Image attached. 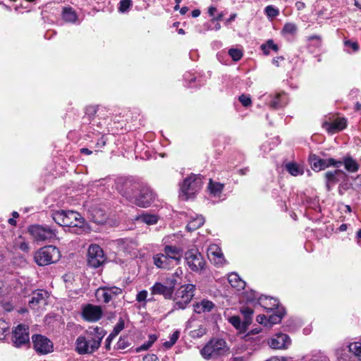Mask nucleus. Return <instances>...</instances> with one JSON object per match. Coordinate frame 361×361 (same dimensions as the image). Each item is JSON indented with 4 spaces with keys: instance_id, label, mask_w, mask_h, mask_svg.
I'll use <instances>...</instances> for the list:
<instances>
[{
    "instance_id": "obj_7",
    "label": "nucleus",
    "mask_w": 361,
    "mask_h": 361,
    "mask_svg": "<svg viewBox=\"0 0 361 361\" xmlns=\"http://www.w3.org/2000/svg\"><path fill=\"white\" fill-rule=\"evenodd\" d=\"M195 286L193 284L180 286L175 293L173 309H185L195 295Z\"/></svg>"
},
{
    "instance_id": "obj_33",
    "label": "nucleus",
    "mask_w": 361,
    "mask_h": 361,
    "mask_svg": "<svg viewBox=\"0 0 361 361\" xmlns=\"http://www.w3.org/2000/svg\"><path fill=\"white\" fill-rule=\"evenodd\" d=\"M209 257H214V262L216 264H222L224 262V256L219 248L214 245L209 248Z\"/></svg>"
},
{
    "instance_id": "obj_6",
    "label": "nucleus",
    "mask_w": 361,
    "mask_h": 361,
    "mask_svg": "<svg viewBox=\"0 0 361 361\" xmlns=\"http://www.w3.org/2000/svg\"><path fill=\"white\" fill-rule=\"evenodd\" d=\"M59 250L53 245H47L40 248L35 254V261L39 266H45L55 263L59 260Z\"/></svg>"
},
{
    "instance_id": "obj_38",
    "label": "nucleus",
    "mask_w": 361,
    "mask_h": 361,
    "mask_svg": "<svg viewBox=\"0 0 361 361\" xmlns=\"http://www.w3.org/2000/svg\"><path fill=\"white\" fill-rule=\"evenodd\" d=\"M207 328L204 325H200L197 329L190 331V336L192 338H200L207 333Z\"/></svg>"
},
{
    "instance_id": "obj_21",
    "label": "nucleus",
    "mask_w": 361,
    "mask_h": 361,
    "mask_svg": "<svg viewBox=\"0 0 361 361\" xmlns=\"http://www.w3.org/2000/svg\"><path fill=\"white\" fill-rule=\"evenodd\" d=\"M153 259L154 265L160 269H169L176 265L164 252L154 255Z\"/></svg>"
},
{
    "instance_id": "obj_62",
    "label": "nucleus",
    "mask_w": 361,
    "mask_h": 361,
    "mask_svg": "<svg viewBox=\"0 0 361 361\" xmlns=\"http://www.w3.org/2000/svg\"><path fill=\"white\" fill-rule=\"evenodd\" d=\"M195 321V318L191 317L190 319L187 322L186 328L191 329L192 328V322Z\"/></svg>"
},
{
    "instance_id": "obj_14",
    "label": "nucleus",
    "mask_w": 361,
    "mask_h": 361,
    "mask_svg": "<svg viewBox=\"0 0 361 361\" xmlns=\"http://www.w3.org/2000/svg\"><path fill=\"white\" fill-rule=\"evenodd\" d=\"M122 293V289L116 286L101 287L96 291V297L98 300L108 303L114 297Z\"/></svg>"
},
{
    "instance_id": "obj_30",
    "label": "nucleus",
    "mask_w": 361,
    "mask_h": 361,
    "mask_svg": "<svg viewBox=\"0 0 361 361\" xmlns=\"http://www.w3.org/2000/svg\"><path fill=\"white\" fill-rule=\"evenodd\" d=\"M276 310V313H273L269 316L268 326H271L274 324L279 323L285 314V310L283 307H279Z\"/></svg>"
},
{
    "instance_id": "obj_23",
    "label": "nucleus",
    "mask_w": 361,
    "mask_h": 361,
    "mask_svg": "<svg viewBox=\"0 0 361 361\" xmlns=\"http://www.w3.org/2000/svg\"><path fill=\"white\" fill-rule=\"evenodd\" d=\"M259 304L267 310H274L279 308L278 300L276 298H268L267 296L260 295Z\"/></svg>"
},
{
    "instance_id": "obj_10",
    "label": "nucleus",
    "mask_w": 361,
    "mask_h": 361,
    "mask_svg": "<svg viewBox=\"0 0 361 361\" xmlns=\"http://www.w3.org/2000/svg\"><path fill=\"white\" fill-rule=\"evenodd\" d=\"M12 341L17 348L29 345L30 334L28 326L25 324L18 325L13 331Z\"/></svg>"
},
{
    "instance_id": "obj_52",
    "label": "nucleus",
    "mask_w": 361,
    "mask_h": 361,
    "mask_svg": "<svg viewBox=\"0 0 361 361\" xmlns=\"http://www.w3.org/2000/svg\"><path fill=\"white\" fill-rule=\"evenodd\" d=\"M260 298L259 293L256 291H251L247 294V299L250 301L257 300L259 302V298Z\"/></svg>"
},
{
    "instance_id": "obj_36",
    "label": "nucleus",
    "mask_w": 361,
    "mask_h": 361,
    "mask_svg": "<svg viewBox=\"0 0 361 361\" xmlns=\"http://www.w3.org/2000/svg\"><path fill=\"white\" fill-rule=\"evenodd\" d=\"M240 312L244 317L243 326H249L252 322V316L253 314L252 309H251L250 307H243L241 308Z\"/></svg>"
},
{
    "instance_id": "obj_35",
    "label": "nucleus",
    "mask_w": 361,
    "mask_h": 361,
    "mask_svg": "<svg viewBox=\"0 0 361 361\" xmlns=\"http://www.w3.org/2000/svg\"><path fill=\"white\" fill-rule=\"evenodd\" d=\"M261 49L265 55H269L270 50H273L275 52L279 51V46L274 43L273 39H269L266 43L261 45Z\"/></svg>"
},
{
    "instance_id": "obj_8",
    "label": "nucleus",
    "mask_w": 361,
    "mask_h": 361,
    "mask_svg": "<svg viewBox=\"0 0 361 361\" xmlns=\"http://www.w3.org/2000/svg\"><path fill=\"white\" fill-rule=\"evenodd\" d=\"M28 232L36 242L51 241L56 237V230L47 225H32Z\"/></svg>"
},
{
    "instance_id": "obj_60",
    "label": "nucleus",
    "mask_w": 361,
    "mask_h": 361,
    "mask_svg": "<svg viewBox=\"0 0 361 361\" xmlns=\"http://www.w3.org/2000/svg\"><path fill=\"white\" fill-rule=\"evenodd\" d=\"M97 112L96 107L94 106H89L86 109V114L90 116H94Z\"/></svg>"
},
{
    "instance_id": "obj_41",
    "label": "nucleus",
    "mask_w": 361,
    "mask_h": 361,
    "mask_svg": "<svg viewBox=\"0 0 361 361\" xmlns=\"http://www.w3.org/2000/svg\"><path fill=\"white\" fill-rule=\"evenodd\" d=\"M229 322L237 329L240 331H245L247 326H243V322H241V320L239 317L233 316L229 318Z\"/></svg>"
},
{
    "instance_id": "obj_18",
    "label": "nucleus",
    "mask_w": 361,
    "mask_h": 361,
    "mask_svg": "<svg viewBox=\"0 0 361 361\" xmlns=\"http://www.w3.org/2000/svg\"><path fill=\"white\" fill-rule=\"evenodd\" d=\"M49 298V293L46 290H39L32 293V298L29 301V305L31 308L35 309L38 306L47 305V300Z\"/></svg>"
},
{
    "instance_id": "obj_45",
    "label": "nucleus",
    "mask_w": 361,
    "mask_h": 361,
    "mask_svg": "<svg viewBox=\"0 0 361 361\" xmlns=\"http://www.w3.org/2000/svg\"><path fill=\"white\" fill-rule=\"evenodd\" d=\"M265 13L268 17L274 18L279 15V11L273 6H267L265 8Z\"/></svg>"
},
{
    "instance_id": "obj_4",
    "label": "nucleus",
    "mask_w": 361,
    "mask_h": 361,
    "mask_svg": "<svg viewBox=\"0 0 361 361\" xmlns=\"http://www.w3.org/2000/svg\"><path fill=\"white\" fill-rule=\"evenodd\" d=\"M228 350L227 343L224 339L213 338L203 346L200 353L204 360H209L225 355Z\"/></svg>"
},
{
    "instance_id": "obj_32",
    "label": "nucleus",
    "mask_w": 361,
    "mask_h": 361,
    "mask_svg": "<svg viewBox=\"0 0 361 361\" xmlns=\"http://www.w3.org/2000/svg\"><path fill=\"white\" fill-rule=\"evenodd\" d=\"M285 167L288 173L294 176L302 175L304 173L303 168L295 162H289Z\"/></svg>"
},
{
    "instance_id": "obj_59",
    "label": "nucleus",
    "mask_w": 361,
    "mask_h": 361,
    "mask_svg": "<svg viewBox=\"0 0 361 361\" xmlns=\"http://www.w3.org/2000/svg\"><path fill=\"white\" fill-rule=\"evenodd\" d=\"M114 338H113V336H110L109 335L108 337L106 338V341H105V348L106 350H109L111 347V341L114 340Z\"/></svg>"
},
{
    "instance_id": "obj_24",
    "label": "nucleus",
    "mask_w": 361,
    "mask_h": 361,
    "mask_svg": "<svg viewBox=\"0 0 361 361\" xmlns=\"http://www.w3.org/2000/svg\"><path fill=\"white\" fill-rule=\"evenodd\" d=\"M310 161L312 169L314 171H319L327 168V164L325 159H321L316 154L310 155Z\"/></svg>"
},
{
    "instance_id": "obj_16",
    "label": "nucleus",
    "mask_w": 361,
    "mask_h": 361,
    "mask_svg": "<svg viewBox=\"0 0 361 361\" xmlns=\"http://www.w3.org/2000/svg\"><path fill=\"white\" fill-rule=\"evenodd\" d=\"M118 247L120 251L135 257L137 255V243L133 239H121L118 241Z\"/></svg>"
},
{
    "instance_id": "obj_44",
    "label": "nucleus",
    "mask_w": 361,
    "mask_h": 361,
    "mask_svg": "<svg viewBox=\"0 0 361 361\" xmlns=\"http://www.w3.org/2000/svg\"><path fill=\"white\" fill-rule=\"evenodd\" d=\"M228 54L231 56V57L233 59V60L235 61H239L243 56L242 51L238 49H229Z\"/></svg>"
},
{
    "instance_id": "obj_27",
    "label": "nucleus",
    "mask_w": 361,
    "mask_h": 361,
    "mask_svg": "<svg viewBox=\"0 0 361 361\" xmlns=\"http://www.w3.org/2000/svg\"><path fill=\"white\" fill-rule=\"evenodd\" d=\"M286 104V95L284 94L278 93L274 97H271L269 106L273 109H278L285 106Z\"/></svg>"
},
{
    "instance_id": "obj_28",
    "label": "nucleus",
    "mask_w": 361,
    "mask_h": 361,
    "mask_svg": "<svg viewBox=\"0 0 361 361\" xmlns=\"http://www.w3.org/2000/svg\"><path fill=\"white\" fill-rule=\"evenodd\" d=\"M228 280L231 286L237 290H243L245 287V282L235 273H231L228 275Z\"/></svg>"
},
{
    "instance_id": "obj_49",
    "label": "nucleus",
    "mask_w": 361,
    "mask_h": 361,
    "mask_svg": "<svg viewBox=\"0 0 361 361\" xmlns=\"http://www.w3.org/2000/svg\"><path fill=\"white\" fill-rule=\"evenodd\" d=\"M116 345L118 349H125L130 345V343L126 338H120Z\"/></svg>"
},
{
    "instance_id": "obj_56",
    "label": "nucleus",
    "mask_w": 361,
    "mask_h": 361,
    "mask_svg": "<svg viewBox=\"0 0 361 361\" xmlns=\"http://www.w3.org/2000/svg\"><path fill=\"white\" fill-rule=\"evenodd\" d=\"M257 321L262 324H264V326H268V317L265 315H258L257 317Z\"/></svg>"
},
{
    "instance_id": "obj_12",
    "label": "nucleus",
    "mask_w": 361,
    "mask_h": 361,
    "mask_svg": "<svg viewBox=\"0 0 361 361\" xmlns=\"http://www.w3.org/2000/svg\"><path fill=\"white\" fill-rule=\"evenodd\" d=\"M32 341L34 349L39 354L45 355L52 351V343L44 336L35 334L32 336Z\"/></svg>"
},
{
    "instance_id": "obj_57",
    "label": "nucleus",
    "mask_w": 361,
    "mask_h": 361,
    "mask_svg": "<svg viewBox=\"0 0 361 361\" xmlns=\"http://www.w3.org/2000/svg\"><path fill=\"white\" fill-rule=\"evenodd\" d=\"M143 361H159L158 357L154 354H148L143 357Z\"/></svg>"
},
{
    "instance_id": "obj_47",
    "label": "nucleus",
    "mask_w": 361,
    "mask_h": 361,
    "mask_svg": "<svg viewBox=\"0 0 361 361\" xmlns=\"http://www.w3.org/2000/svg\"><path fill=\"white\" fill-rule=\"evenodd\" d=\"M239 101L244 106H248L251 104L252 101L250 96L246 94H242L239 97Z\"/></svg>"
},
{
    "instance_id": "obj_58",
    "label": "nucleus",
    "mask_w": 361,
    "mask_h": 361,
    "mask_svg": "<svg viewBox=\"0 0 361 361\" xmlns=\"http://www.w3.org/2000/svg\"><path fill=\"white\" fill-rule=\"evenodd\" d=\"M107 139L105 137V136L102 135L97 141L96 146L97 147H104L106 143Z\"/></svg>"
},
{
    "instance_id": "obj_40",
    "label": "nucleus",
    "mask_w": 361,
    "mask_h": 361,
    "mask_svg": "<svg viewBox=\"0 0 361 361\" xmlns=\"http://www.w3.org/2000/svg\"><path fill=\"white\" fill-rule=\"evenodd\" d=\"M298 27L295 24L292 23H287L283 27L281 32L283 35H293L297 32Z\"/></svg>"
},
{
    "instance_id": "obj_25",
    "label": "nucleus",
    "mask_w": 361,
    "mask_h": 361,
    "mask_svg": "<svg viewBox=\"0 0 361 361\" xmlns=\"http://www.w3.org/2000/svg\"><path fill=\"white\" fill-rule=\"evenodd\" d=\"M340 174H344L345 173L339 169H336L331 171H327L325 173L326 184L328 190H330L331 185H334L338 182V176Z\"/></svg>"
},
{
    "instance_id": "obj_22",
    "label": "nucleus",
    "mask_w": 361,
    "mask_h": 361,
    "mask_svg": "<svg viewBox=\"0 0 361 361\" xmlns=\"http://www.w3.org/2000/svg\"><path fill=\"white\" fill-rule=\"evenodd\" d=\"M214 307L215 305L213 302L207 299H203L193 304V311L197 314L210 312Z\"/></svg>"
},
{
    "instance_id": "obj_39",
    "label": "nucleus",
    "mask_w": 361,
    "mask_h": 361,
    "mask_svg": "<svg viewBox=\"0 0 361 361\" xmlns=\"http://www.w3.org/2000/svg\"><path fill=\"white\" fill-rule=\"evenodd\" d=\"M349 351L353 353L361 361V343L358 342L351 343L348 345Z\"/></svg>"
},
{
    "instance_id": "obj_64",
    "label": "nucleus",
    "mask_w": 361,
    "mask_h": 361,
    "mask_svg": "<svg viewBox=\"0 0 361 361\" xmlns=\"http://www.w3.org/2000/svg\"><path fill=\"white\" fill-rule=\"evenodd\" d=\"M209 14L214 18V14L216 12V8L215 7L211 6L209 8Z\"/></svg>"
},
{
    "instance_id": "obj_31",
    "label": "nucleus",
    "mask_w": 361,
    "mask_h": 361,
    "mask_svg": "<svg viewBox=\"0 0 361 361\" xmlns=\"http://www.w3.org/2000/svg\"><path fill=\"white\" fill-rule=\"evenodd\" d=\"M204 223V219L202 216H196L188 222L186 228L189 231H194L202 226Z\"/></svg>"
},
{
    "instance_id": "obj_46",
    "label": "nucleus",
    "mask_w": 361,
    "mask_h": 361,
    "mask_svg": "<svg viewBox=\"0 0 361 361\" xmlns=\"http://www.w3.org/2000/svg\"><path fill=\"white\" fill-rule=\"evenodd\" d=\"M131 0H121L119 4V11L122 13H124L128 11V9L131 6Z\"/></svg>"
},
{
    "instance_id": "obj_43",
    "label": "nucleus",
    "mask_w": 361,
    "mask_h": 361,
    "mask_svg": "<svg viewBox=\"0 0 361 361\" xmlns=\"http://www.w3.org/2000/svg\"><path fill=\"white\" fill-rule=\"evenodd\" d=\"M307 40L311 43L312 45L319 47L322 44V37L318 35H313L307 37Z\"/></svg>"
},
{
    "instance_id": "obj_2",
    "label": "nucleus",
    "mask_w": 361,
    "mask_h": 361,
    "mask_svg": "<svg viewBox=\"0 0 361 361\" xmlns=\"http://www.w3.org/2000/svg\"><path fill=\"white\" fill-rule=\"evenodd\" d=\"M106 333L102 327H89L83 334L77 338L75 343V352L79 355L93 354L99 348Z\"/></svg>"
},
{
    "instance_id": "obj_15",
    "label": "nucleus",
    "mask_w": 361,
    "mask_h": 361,
    "mask_svg": "<svg viewBox=\"0 0 361 361\" xmlns=\"http://www.w3.org/2000/svg\"><path fill=\"white\" fill-rule=\"evenodd\" d=\"M290 342L287 334L279 333L270 339L269 344L274 349H286L290 345Z\"/></svg>"
},
{
    "instance_id": "obj_5",
    "label": "nucleus",
    "mask_w": 361,
    "mask_h": 361,
    "mask_svg": "<svg viewBox=\"0 0 361 361\" xmlns=\"http://www.w3.org/2000/svg\"><path fill=\"white\" fill-rule=\"evenodd\" d=\"M202 180L200 175H190L186 178L180 186L179 197L183 200L192 198L195 194L200 190Z\"/></svg>"
},
{
    "instance_id": "obj_17",
    "label": "nucleus",
    "mask_w": 361,
    "mask_h": 361,
    "mask_svg": "<svg viewBox=\"0 0 361 361\" xmlns=\"http://www.w3.org/2000/svg\"><path fill=\"white\" fill-rule=\"evenodd\" d=\"M150 290L152 295H161L165 299H171L173 293V284L166 286L161 283L157 282Z\"/></svg>"
},
{
    "instance_id": "obj_20",
    "label": "nucleus",
    "mask_w": 361,
    "mask_h": 361,
    "mask_svg": "<svg viewBox=\"0 0 361 361\" xmlns=\"http://www.w3.org/2000/svg\"><path fill=\"white\" fill-rule=\"evenodd\" d=\"M346 126L347 121L344 118H338L331 123L324 121L322 123V127L332 134L343 130Z\"/></svg>"
},
{
    "instance_id": "obj_50",
    "label": "nucleus",
    "mask_w": 361,
    "mask_h": 361,
    "mask_svg": "<svg viewBox=\"0 0 361 361\" xmlns=\"http://www.w3.org/2000/svg\"><path fill=\"white\" fill-rule=\"evenodd\" d=\"M18 248L25 252H28L29 250H30V246H29V244L27 243H26L25 241H19L18 243Z\"/></svg>"
},
{
    "instance_id": "obj_61",
    "label": "nucleus",
    "mask_w": 361,
    "mask_h": 361,
    "mask_svg": "<svg viewBox=\"0 0 361 361\" xmlns=\"http://www.w3.org/2000/svg\"><path fill=\"white\" fill-rule=\"evenodd\" d=\"M284 61V58L283 56H277L272 60L273 64L276 66H279L280 61Z\"/></svg>"
},
{
    "instance_id": "obj_48",
    "label": "nucleus",
    "mask_w": 361,
    "mask_h": 361,
    "mask_svg": "<svg viewBox=\"0 0 361 361\" xmlns=\"http://www.w3.org/2000/svg\"><path fill=\"white\" fill-rule=\"evenodd\" d=\"M326 159V163L327 164V167H329V166H334L336 168H338L340 167L341 165H342V162L341 161H336L333 158H329V159Z\"/></svg>"
},
{
    "instance_id": "obj_11",
    "label": "nucleus",
    "mask_w": 361,
    "mask_h": 361,
    "mask_svg": "<svg viewBox=\"0 0 361 361\" xmlns=\"http://www.w3.org/2000/svg\"><path fill=\"white\" fill-rule=\"evenodd\" d=\"M103 250L97 245H91L87 252V264L92 268H97L105 262Z\"/></svg>"
},
{
    "instance_id": "obj_13",
    "label": "nucleus",
    "mask_w": 361,
    "mask_h": 361,
    "mask_svg": "<svg viewBox=\"0 0 361 361\" xmlns=\"http://www.w3.org/2000/svg\"><path fill=\"white\" fill-rule=\"evenodd\" d=\"M102 314L103 311L101 307L92 304L84 306L82 311V318L90 322H97L102 318Z\"/></svg>"
},
{
    "instance_id": "obj_9",
    "label": "nucleus",
    "mask_w": 361,
    "mask_h": 361,
    "mask_svg": "<svg viewBox=\"0 0 361 361\" xmlns=\"http://www.w3.org/2000/svg\"><path fill=\"white\" fill-rule=\"evenodd\" d=\"M185 259L192 271H198L204 269L205 262L197 250L191 249L188 250L185 254Z\"/></svg>"
},
{
    "instance_id": "obj_53",
    "label": "nucleus",
    "mask_w": 361,
    "mask_h": 361,
    "mask_svg": "<svg viewBox=\"0 0 361 361\" xmlns=\"http://www.w3.org/2000/svg\"><path fill=\"white\" fill-rule=\"evenodd\" d=\"M345 47H350L354 51H357L359 49V44L356 42H351L350 40H346L344 42Z\"/></svg>"
},
{
    "instance_id": "obj_1",
    "label": "nucleus",
    "mask_w": 361,
    "mask_h": 361,
    "mask_svg": "<svg viewBox=\"0 0 361 361\" xmlns=\"http://www.w3.org/2000/svg\"><path fill=\"white\" fill-rule=\"evenodd\" d=\"M118 190L123 196L140 207H149L155 199L152 190L147 183L139 180L124 179Z\"/></svg>"
},
{
    "instance_id": "obj_26",
    "label": "nucleus",
    "mask_w": 361,
    "mask_h": 361,
    "mask_svg": "<svg viewBox=\"0 0 361 361\" xmlns=\"http://www.w3.org/2000/svg\"><path fill=\"white\" fill-rule=\"evenodd\" d=\"M341 162L344 165L345 170L350 173H355L360 169L359 164L349 155L344 157Z\"/></svg>"
},
{
    "instance_id": "obj_63",
    "label": "nucleus",
    "mask_w": 361,
    "mask_h": 361,
    "mask_svg": "<svg viewBox=\"0 0 361 361\" xmlns=\"http://www.w3.org/2000/svg\"><path fill=\"white\" fill-rule=\"evenodd\" d=\"M4 310H6V312H10L13 310V305L10 303H6L4 305Z\"/></svg>"
},
{
    "instance_id": "obj_3",
    "label": "nucleus",
    "mask_w": 361,
    "mask_h": 361,
    "mask_svg": "<svg viewBox=\"0 0 361 361\" xmlns=\"http://www.w3.org/2000/svg\"><path fill=\"white\" fill-rule=\"evenodd\" d=\"M51 216L57 224L67 227L71 233L82 234L87 230L85 219L77 212L61 209L54 212Z\"/></svg>"
},
{
    "instance_id": "obj_51",
    "label": "nucleus",
    "mask_w": 361,
    "mask_h": 361,
    "mask_svg": "<svg viewBox=\"0 0 361 361\" xmlns=\"http://www.w3.org/2000/svg\"><path fill=\"white\" fill-rule=\"evenodd\" d=\"M147 290H141L140 291L137 295H136V300L138 302H144L146 300V298H147Z\"/></svg>"
},
{
    "instance_id": "obj_34",
    "label": "nucleus",
    "mask_w": 361,
    "mask_h": 361,
    "mask_svg": "<svg viewBox=\"0 0 361 361\" xmlns=\"http://www.w3.org/2000/svg\"><path fill=\"white\" fill-rule=\"evenodd\" d=\"M137 221L144 222L148 225H154L158 221V216L154 214L143 213L136 218Z\"/></svg>"
},
{
    "instance_id": "obj_37",
    "label": "nucleus",
    "mask_w": 361,
    "mask_h": 361,
    "mask_svg": "<svg viewBox=\"0 0 361 361\" xmlns=\"http://www.w3.org/2000/svg\"><path fill=\"white\" fill-rule=\"evenodd\" d=\"M224 188V185L219 183H214L211 179H209V184L208 188L210 191V193L215 197L219 196L221 193Z\"/></svg>"
},
{
    "instance_id": "obj_54",
    "label": "nucleus",
    "mask_w": 361,
    "mask_h": 361,
    "mask_svg": "<svg viewBox=\"0 0 361 361\" xmlns=\"http://www.w3.org/2000/svg\"><path fill=\"white\" fill-rule=\"evenodd\" d=\"M152 345L147 341V342L144 343L140 346L136 348L135 351L137 353H139L142 350H148Z\"/></svg>"
},
{
    "instance_id": "obj_29",
    "label": "nucleus",
    "mask_w": 361,
    "mask_h": 361,
    "mask_svg": "<svg viewBox=\"0 0 361 361\" xmlns=\"http://www.w3.org/2000/svg\"><path fill=\"white\" fill-rule=\"evenodd\" d=\"M62 18L67 23H74L77 21L78 15L72 7H64L62 11Z\"/></svg>"
},
{
    "instance_id": "obj_55",
    "label": "nucleus",
    "mask_w": 361,
    "mask_h": 361,
    "mask_svg": "<svg viewBox=\"0 0 361 361\" xmlns=\"http://www.w3.org/2000/svg\"><path fill=\"white\" fill-rule=\"evenodd\" d=\"M124 329V321L123 319H120L118 322L116 324L115 327L114 328L116 330V334H119Z\"/></svg>"
},
{
    "instance_id": "obj_42",
    "label": "nucleus",
    "mask_w": 361,
    "mask_h": 361,
    "mask_svg": "<svg viewBox=\"0 0 361 361\" xmlns=\"http://www.w3.org/2000/svg\"><path fill=\"white\" fill-rule=\"evenodd\" d=\"M180 332L178 331H174L171 336L170 339L164 343V346L167 348L172 347L179 338Z\"/></svg>"
},
{
    "instance_id": "obj_19",
    "label": "nucleus",
    "mask_w": 361,
    "mask_h": 361,
    "mask_svg": "<svg viewBox=\"0 0 361 361\" xmlns=\"http://www.w3.org/2000/svg\"><path fill=\"white\" fill-rule=\"evenodd\" d=\"M163 252L175 264H178L182 257L183 249L174 245H167L164 247Z\"/></svg>"
}]
</instances>
